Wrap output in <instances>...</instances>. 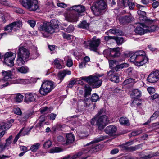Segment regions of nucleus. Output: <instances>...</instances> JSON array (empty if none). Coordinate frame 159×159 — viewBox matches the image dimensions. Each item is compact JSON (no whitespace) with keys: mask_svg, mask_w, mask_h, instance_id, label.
I'll use <instances>...</instances> for the list:
<instances>
[{"mask_svg":"<svg viewBox=\"0 0 159 159\" xmlns=\"http://www.w3.org/2000/svg\"><path fill=\"white\" fill-rule=\"evenodd\" d=\"M102 75L96 74L91 75L88 77H82L81 79L85 81L93 88H97L100 87L102 84V81L99 79V77H102Z\"/></svg>","mask_w":159,"mask_h":159,"instance_id":"1","label":"nucleus"},{"mask_svg":"<svg viewBox=\"0 0 159 159\" xmlns=\"http://www.w3.org/2000/svg\"><path fill=\"white\" fill-rule=\"evenodd\" d=\"M106 6V4L104 1H97L93 2L91 7V10L94 15L99 16L101 14L102 11L104 10Z\"/></svg>","mask_w":159,"mask_h":159,"instance_id":"2","label":"nucleus"},{"mask_svg":"<svg viewBox=\"0 0 159 159\" xmlns=\"http://www.w3.org/2000/svg\"><path fill=\"white\" fill-rule=\"evenodd\" d=\"M22 6L30 11H35L39 8L37 0H19Z\"/></svg>","mask_w":159,"mask_h":159,"instance_id":"3","label":"nucleus"},{"mask_svg":"<svg viewBox=\"0 0 159 159\" xmlns=\"http://www.w3.org/2000/svg\"><path fill=\"white\" fill-rule=\"evenodd\" d=\"M101 43L100 39L97 38L95 36H94L92 39L84 42V46L86 48H90L91 50L96 52L98 47L99 46Z\"/></svg>","mask_w":159,"mask_h":159,"instance_id":"4","label":"nucleus"},{"mask_svg":"<svg viewBox=\"0 0 159 159\" xmlns=\"http://www.w3.org/2000/svg\"><path fill=\"white\" fill-rule=\"evenodd\" d=\"M53 89V83L51 81H46L42 83L39 91L41 94L45 95L50 92Z\"/></svg>","mask_w":159,"mask_h":159,"instance_id":"5","label":"nucleus"},{"mask_svg":"<svg viewBox=\"0 0 159 159\" xmlns=\"http://www.w3.org/2000/svg\"><path fill=\"white\" fill-rule=\"evenodd\" d=\"M16 55L11 52L6 53L4 55V62L5 64L10 66L14 65V61Z\"/></svg>","mask_w":159,"mask_h":159,"instance_id":"6","label":"nucleus"},{"mask_svg":"<svg viewBox=\"0 0 159 159\" xmlns=\"http://www.w3.org/2000/svg\"><path fill=\"white\" fill-rule=\"evenodd\" d=\"M108 121L109 120L107 116L106 115H103L100 116L97 119L96 124L98 126L99 129L102 130L106 125Z\"/></svg>","mask_w":159,"mask_h":159,"instance_id":"7","label":"nucleus"},{"mask_svg":"<svg viewBox=\"0 0 159 159\" xmlns=\"http://www.w3.org/2000/svg\"><path fill=\"white\" fill-rule=\"evenodd\" d=\"M40 31H44L48 33L52 34L55 32L54 28L52 26L49 22H44L38 27Z\"/></svg>","mask_w":159,"mask_h":159,"instance_id":"8","label":"nucleus"},{"mask_svg":"<svg viewBox=\"0 0 159 159\" xmlns=\"http://www.w3.org/2000/svg\"><path fill=\"white\" fill-rule=\"evenodd\" d=\"M64 16L67 21L74 23L77 22L78 20V17L79 15L78 14L70 12H65L64 14Z\"/></svg>","mask_w":159,"mask_h":159,"instance_id":"9","label":"nucleus"},{"mask_svg":"<svg viewBox=\"0 0 159 159\" xmlns=\"http://www.w3.org/2000/svg\"><path fill=\"white\" fill-rule=\"evenodd\" d=\"M17 54L18 57H20L26 59H28L30 55L28 50L22 46L18 47Z\"/></svg>","mask_w":159,"mask_h":159,"instance_id":"10","label":"nucleus"},{"mask_svg":"<svg viewBox=\"0 0 159 159\" xmlns=\"http://www.w3.org/2000/svg\"><path fill=\"white\" fill-rule=\"evenodd\" d=\"M103 138H98L94 140L93 141L88 144V145H89L92 144V145L90 146L91 149L90 151H91L92 152H97L100 150L101 148L100 145H98L95 143L99 142L103 140Z\"/></svg>","mask_w":159,"mask_h":159,"instance_id":"11","label":"nucleus"},{"mask_svg":"<svg viewBox=\"0 0 159 159\" xmlns=\"http://www.w3.org/2000/svg\"><path fill=\"white\" fill-rule=\"evenodd\" d=\"M159 80V71H155L151 72L148 75V81L151 83H155Z\"/></svg>","mask_w":159,"mask_h":159,"instance_id":"12","label":"nucleus"},{"mask_svg":"<svg viewBox=\"0 0 159 159\" xmlns=\"http://www.w3.org/2000/svg\"><path fill=\"white\" fill-rule=\"evenodd\" d=\"M137 56V62L139 61H141L140 63L142 64H144L146 63L148 61V58L146 56L145 53L143 50H139L135 52Z\"/></svg>","mask_w":159,"mask_h":159,"instance_id":"13","label":"nucleus"},{"mask_svg":"<svg viewBox=\"0 0 159 159\" xmlns=\"http://www.w3.org/2000/svg\"><path fill=\"white\" fill-rule=\"evenodd\" d=\"M153 20L149 19H147L145 21V23L147 24H150L151 25H149L148 26L146 25V28L147 30V32H153L158 29V27L155 25H152L153 22Z\"/></svg>","mask_w":159,"mask_h":159,"instance_id":"14","label":"nucleus"},{"mask_svg":"<svg viewBox=\"0 0 159 159\" xmlns=\"http://www.w3.org/2000/svg\"><path fill=\"white\" fill-rule=\"evenodd\" d=\"M3 80L5 81L9 82L14 77L13 76V72L10 70L5 71L3 70L2 72Z\"/></svg>","mask_w":159,"mask_h":159,"instance_id":"15","label":"nucleus"},{"mask_svg":"<svg viewBox=\"0 0 159 159\" xmlns=\"http://www.w3.org/2000/svg\"><path fill=\"white\" fill-rule=\"evenodd\" d=\"M14 120L11 119L7 121L0 122V131L4 129H8L12 126Z\"/></svg>","mask_w":159,"mask_h":159,"instance_id":"16","label":"nucleus"},{"mask_svg":"<svg viewBox=\"0 0 159 159\" xmlns=\"http://www.w3.org/2000/svg\"><path fill=\"white\" fill-rule=\"evenodd\" d=\"M37 95L34 93H27L25 94V100L26 102H33L36 100Z\"/></svg>","mask_w":159,"mask_h":159,"instance_id":"17","label":"nucleus"},{"mask_svg":"<svg viewBox=\"0 0 159 159\" xmlns=\"http://www.w3.org/2000/svg\"><path fill=\"white\" fill-rule=\"evenodd\" d=\"M24 80L21 79H14L13 78L11 81L7 82L5 84L2 85L1 86L2 88L6 87L11 84H23L25 82Z\"/></svg>","mask_w":159,"mask_h":159,"instance_id":"18","label":"nucleus"},{"mask_svg":"<svg viewBox=\"0 0 159 159\" xmlns=\"http://www.w3.org/2000/svg\"><path fill=\"white\" fill-rule=\"evenodd\" d=\"M145 26L146 25L143 24H140L139 26H138L135 29V32L140 35H143L147 33Z\"/></svg>","mask_w":159,"mask_h":159,"instance_id":"19","label":"nucleus"},{"mask_svg":"<svg viewBox=\"0 0 159 159\" xmlns=\"http://www.w3.org/2000/svg\"><path fill=\"white\" fill-rule=\"evenodd\" d=\"M107 75L110 80L117 83L119 82V78L118 75L112 71H110L107 73Z\"/></svg>","mask_w":159,"mask_h":159,"instance_id":"20","label":"nucleus"},{"mask_svg":"<svg viewBox=\"0 0 159 159\" xmlns=\"http://www.w3.org/2000/svg\"><path fill=\"white\" fill-rule=\"evenodd\" d=\"M128 56H130V61L134 63L135 65L138 66H141L143 65V64L140 63L141 62L140 61H139V62H137V56L136 54L135 53H131V54L129 53L126 56L127 57H128Z\"/></svg>","mask_w":159,"mask_h":159,"instance_id":"21","label":"nucleus"},{"mask_svg":"<svg viewBox=\"0 0 159 159\" xmlns=\"http://www.w3.org/2000/svg\"><path fill=\"white\" fill-rule=\"evenodd\" d=\"M116 128L115 126L111 125L107 127L105 129V131L109 135L114 136L116 134Z\"/></svg>","mask_w":159,"mask_h":159,"instance_id":"22","label":"nucleus"},{"mask_svg":"<svg viewBox=\"0 0 159 159\" xmlns=\"http://www.w3.org/2000/svg\"><path fill=\"white\" fill-rule=\"evenodd\" d=\"M46 116L44 115H42L40 116L38 123L36 125V128L40 129L45 125L48 124V122H45Z\"/></svg>","mask_w":159,"mask_h":159,"instance_id":"23","label":"nucleus"},{"mask_svg":"<svg viewBox=\"0 0 159 159\" xmlns=\"http://www.w3.org/2000/svg\"><path fill=\"white\" fill-rule=\"evenodd\" d=\"M132 19V16L131 15H130L124 17H120L119 19V20L120 23L124 24L130 22Z\"/></svg>","mask_w":159,"mask_h":159,"instance_id":"24","label":"nucleus"},{"mask_svg":"<svg viewBox=\"0 0 159 159\" xmlns=\"http://www.w3.org/2000/svg\"><path fill=\"white\" fill-rule=\"evenodd\" d=\"M71 74L70 71L66 70H63L62 71L59 72L58 74V79L60 80V83L63 80L64 77L66 75H70Z\"/></svg>","mask_w":159,"mask_h":159,"instance_id":"25","label":"nucleus"},{"mask_svg":"<svg viewBox=\"0 0 159 159\" xmlns=\"http://www.w3.org/2000/svg\"><path fill=\"white\" fill-rule=\"evenodd\" d=\"M53 64L57 69H61L64 67L63 60H59L58 59H55L54 61Z\"/></svg>","mask_w":159,"mask_h":159,"instance_id":"26","label":"nucleus"},{"mask_svg":"<svg viewBox=\"0 0 159 159\" xmlns=\"http://www.w3.org/2000/svg\"><path fill=\"white\" fill-rule=\"evenodd\" d=\"M71 8L72 10L80 13L84 12L85 10L84 7L80 5H75L72 7Z\"/></svg>","mask_w":159,"mask_h":159,"instance_id":"27","label":"nucleus"},{"mask_svg":"<svg viewBox=\"0 0 159 159\" xmlns=\"http://www.w3.org/2000/svg\"><path fill=\"white\" fill-rule=\"evenodd\" d=\"M120 50V48L119 47L114 48L111 49L110 57H116L119 56L120 53L119 52Z\"/></svg>","mask_w":159,"mask_h":159,"instance_id":"28","label":"nucleus"},{"mask_svg":"<svg viewBox=\"0 0 159 159\" xmlns=\"http://www.w3.org/2000/svg\"><path fill=\"white\" fill-rule=\"evenodd\" d=\"M66 141L65 143L66 144H69L73 142L75 140V137L72 134H67L66 135Z\"/></svg>","mask_w":159,"mask_h":159,"instance_id":"29","label":"nucleus"},{"mask_svg":"<svg viewBox=\"0 0 159 159\" xmlns=\"http://www.w3.org/2000/svg\"><path fill=\"white\" fill-rule=\"evenodd\" d=\"M108 33L111 34L118 35H121L123 34L122 32L120 30L115 28L110 29L108 31Z\"/></svg>","mask_w":159,"mask_h":159,"instance_id":"30","label":"nucleus"},{"mask_svg":"<svg viewBox=\"0 0 159 159\" xmlns=\"http://www.w3.org/2000/svg\"><path fill=\"white\" fill-rule=\"evenodd\" d=\"M27 60L26 59H24V58L20 57H18L16 62L15 65L16 66H21L22 65L25 64V61H26Z\"/></svg>","mask_w":159,"mask_h":159,"instance_id":"31","label":"nucleus"},{"mask_svg":"<svg viewBox=\"0 0 159 159\" xmlns=\"http://www.w3.org/2000/svg\"><path fill=\"white\" fill-rule=\"evenodd\" d=\"M128 2L129 0H118L117 3L120 7H125L128 5Z\"/></svg>","mask_w":159,"mask_h":159,"instance_id":"32","label":"nucleus"},{"mask_svg":"<svg viewBox=\"0 0 159 159\" xmlns=\"http://www.w3.org/2000/svg\"><path fill=\"white\" fill-rule=\"evenodd\" d=\"M23 97H24L23 95L20 94L18 93L15 96L14 99L17 103H19L22 101Z\"/></svg>","mask_w":159,"mask_h":159,"instance_id":"33","label":"nucleus"},{"mask_svg":"<svg viewBox=\"0 0 159 159\" xmlns=\"http://www.w3.org/2000/svg\"><path fill=\"white\" fill-rule=\"evenodd\" d=\"M64 60L66 61V66L68 67L72 66L73 64V61L70 57L69 56L65 57Z\"/></svg>","mask_w":159,"mask_h":159,"instance_id":"34","label":"nucleus"},{"mask_svg":"<svg viewBox=\"0 0 159 159\" xmlns=\"http://www.w3.org/2000/svg\"><path fill=\"white\" fill-rule=\"evenodd\" d=\"M120 122L121 125H129V124L128 119L126 117H121L119 120Z\"/></svg>","mask_w":159,"mask_h":159,"instance_id":"35","label":"nucleus"},{"mask_svg":"<svg viewBox=\"0 0 159 159\" xmlns=\"http://www.w3.org/2000/svg\"><path fill=\"white\" fill-rule=\"evenodd\" d=\"M18 71L22 73L25 74L28 71V68L26 66H22L20 67L17 68Z\"/></svg>","mask_w":159,"mask_h":159,"instance_id":"36","label":"nucleus"},{"mask_svg":"<svg viewBox=\"0 0 159 159\" xmlns=\"http://www.w3.org/2000/svg\"><path fill=\"white\" fill-rule=\"evenodd\" d=\"M50 23H51V25L54 29L57 28L60 25V23L55 19L52 20Z\"/></svg>","mask_w":159,"mask_h":159,"instance_id":"37","label":"nucleus"},{"mask_svg":"<svg viewBox=\"0 0 159 159\" xmlns=\"http://www.w3.org/2000/svg\"><path fill=\"white\" fill-rule=\"evenodd\" d=\"M78 27L80 28L87 29L89 27V24L86 21H83L78 25Z\"/></svg>","mask_w":159,"mask_h":159,"instance_id":"38","label":"nucleus"},{"mask_svg":"<svg viewBox=\"0 0 159 159\" xmlns=\"http://www.w3.org/2000/svg\"><path fill=\"white\" fill-rule=\"evenodd\" d=\"M14 29L20 28L22 25V23L20 21H17L12 23Z\"/></svg>","mask_w":159,"mask_h":159,"instance_id":"39","label":"nucleus"},{"mask_svg":"<svg viewBox=\"0 0 159 159\" xmlns=\"http://www.w3.org/2000/svg\"><path fill=\"white\" fill-rule=\"evenodd\" d=\"M62 151V150L60 148L56 147L51 149L48 151V152L51 153H57Z\"/></svg>","mask_w":159,"mask_h":159,"instance_id":"40","label":"nucleus"},{"mask_svg":"<svg viewBox=\"0 0 159 159\" xmlns=\"http://www.w3.org/2000/svg\"><path fill=\"white\" fill-rule=\"evenodd\" d=\"M159 155V153L157 152L155 153H153L143 157H142L140 159H151L152 157L155 156H158Z\"/></svg>","mask_w":159,"mask_h":159,"instance_id":"41","label":"nucleus"},{"mask_svg":"<svg viewBox=\"0 0 159 159\" xmlns=\"http://www.w3.org/2000/svg\"><path fill=\"white\" fill-rule=\"evenodd\" d=\"M40 146V144L39 143L34 144L30 147V150L33 152H35L38 149Z\"/></svg>","mask_w":159,"mask_h":159,"instance_id":"42","label":"nucleus"},{"mask_svg":"<svg viewBox=\"0 0 159 159\" xmlns=\"http://www.w3.org/2000/svg\"><path fill=\"white\" fill-rule=\"evenodd\" d=\"M139 148V145H137L134 146H131L128 147V148L125 146L123 147V148H124V149L132 151L136 150L137 149H138Z\"/></svg>","mask_w":159,"mask_h":159,"instance_id":"43","label":"nucleus"},{"mask_svg":"<svg viewBox=\"0 0 159 159\" xmlns=\"http://www.w3.org/2000/svg\"><path fill=\"white\" fill-rule=\"evenodd\" d=\"M132 93L135 97H139L141 95V93L138 89H134L132 91Z\"/></svg>","mask_w":159,"mask_h":159,"instance_id":"44","label":"nucleus"},{"mask_svg":"<svg viewBox=\"0 0 159 159\" xmlns=\"http://www.w3.org/2000/svg\"><path fill=\"white\" fill-rule=\"evenodd\" d=\"M22 130H23L22 131L20 132V136H25V135H28L29 134V131L28 129L23 128L20 131H21Z\"/></svg>","mask_w":159,"mask_h":159,"instance_id":"45","label":"nucleus"},{"mask_svg":"<svg viewBox=\"0 0 159 159\" xmlns=\"http://www.w3.org/2000/svg\"><path fill=\"white\" fill-rule=\"evenodd\" d=\"M134 82V80L133 79L131 78H129L125 80L124 81L123 84L124 85H126L129 84H133Z\"/></svg>","mask_w":159,"mask_h":159,"instance_id":"46","label":"nucleus"},{"mask_svg":"<svg viewBox=\"0 0 159 159\" xmlns=\"http://www.w3.org/2000/svg\"><path fill=\"white\" fill-rule=\"evenodd\" d=\"M13 29H14V28L11 23L5 27L4 30L5 31L10 32L12 31Z\"/></svg>","mask_w":159,"mask_h":159,"instance_id":"47","label":"nucleus"},{"mask_svg":"<svg viewBox=\"0 0 159 159\" xmlns=\"http://www.w3.org/2000/svg\"><path fill=\"white\" fill-rule=\"evenodd\" d=\"M85 87H86L85 90V95L86 96L89 95L91 94V92L92 91V89L89 86H88V87H87L85 85Z\"/></svg>","mask_w":159,"mask_h":159,"instance_id":"48","label":"nucleus"},{"mask_svg":"<svg viewBox=\"0 0 159 159\" xmlns=\"http://www.w3.org/2000/svg\"><path fill=\"white\" fill-rule=\"evenodd\" d=\"M91 99L93 102H95L99 99V97L96 94L94 93L92 95Z\"/></svg>","mask_w":159,"mask_h":159,"instance_id":"49","label":"nucleus"},{"mask_svg":"<svg viewBox=\"0 0 159 159\" xmlns=\"http://www.w3.org/2000/svg\"><path fill=\"white\" fill-rule=\"evenodd\" d=\"M159 115V112L156 111L150 118V120H153L156 119Z\"/></svg>","mask_w":159,"mask_h":159,"instance_id":"50","label":"nucleus"},{"mask_svg":"<svg viewBox=\"0 0 159 159\" xmlns=\"http://www.w3.org/2000/svg\"><path fill=\"white\" fill-rule=\"evenodd\" d=\"M52 145L51 141L48 140L46 141L43 145V146L45 148H50Z\"/></svg>","mask_w":159,"mask_h":159,"instance_id":"51","label":"nucleus"},{"mask_svg":"<svg viewBox=\"0 0 159 159\" xmlns=\"http://www.w3.org/2000/svg\"><path fill=\"white\" fill-rule=\"evenodd\" d=\"M143 131L142 130H138L134 131L131 133L132 136H135L137 135L142 133Z\"/></svg>","mask_w":159,"mask_h":159,"instance_id":"52","label":"nucleus"},{"mask_svg":"<svg viewBox=\"0 0 159 159\" xmlns=\"http://www.w3.org/2000/svg\"><path fill=\"white\" fill-rule=\"evenodd\" d=\"M62 35L64 38L67 40H70L73 38L72 35L68 34L63 33Z\"/></svg>","mask_w":159,"mask_h":159,"instance_id":"53","label":"nucleus"},{"mask_svg":"<svg viewBox=\"0 0 159 159\" xmlns=\"http://www.w3.org/2000/svg\"><path fill=\"white\" fill-rule=\"evenodd\" d=\"M14 113L18 115H21L22 112L20 109L18 107L15 108L14 110Z\"/></svg>","mask_w":159,"mask_h":159,"instance_id":"54","label":"nucleus"},{"mask_svg":"<svg viewBox=\"0 0 159 159\" xmlns=\"http://www.w3.org/2000/svg\"><path fill=\"white\" fill-rule=\"evenodd\" d=\"M111 50V48H108L107 49L103 51V53L104 55H107L108 56H110Z\"/></svg>","mask_w":159,"mask_h":159,"instance_id":"55","label":"nucleus"},{"mask_svg":"<svg viewBox=\"0 0 159 159\" xmlns=\"http://www.w3.org/2000/svg\"><path fill=\"white\" fill-rule=\"evenodd\" d=\"M116 41L118 44H121L123 43V38L122 37H118L116 39Z\"/></svg>","mask_w":159,"mask_h":159,"instance_id":"56","label":"nucleus"},{"mask_svg":"<svg viewBox=\"0 0 159 159\" xmlns=\"http://www.w3.org/2000/svg\"><path fill=\"white\" fill-rule=\"evenodd\" d=\"M74 30V27L73 25H69L66 29V31L68 33H70Z\"/></svg>","mask_w":159,"mask_h":159,"instance_id":"57","label":"nucleus"},{"mask_svg":"<svg viewBox=\"0 0 159 159\" xmlns=\"http://www.w3.org/2000/svg\"><path fill=\"white\" fill-rule=\"evenodd\" d=\"M147 90L150 94H152L155 92V89L152 87H149L147 88Z\"/></svg>","mask_w":159,"mask_h":159,"instance_id":"58","label":"nucleus"},{"mask_svg":"<svg viewBox=\"0 0 159 159\" xmlns=\"http://www.w3.org/2000/svg\"><path fill=\"white\" fill-rule=\"evenodd\" d=\"M76 82L75 80H72L69 82V84L67 85V87L69 88H71L74 85Z\"/></svg>","mask_w":159,"mask_h":159,"instance_id":"59","label":"nucleus"},{"mask_svg":"<svg viewBox=\"0 0 159 159\" xmlns=\"http://www.w3.org/2000/svg\"><path fill=\"white\" fill-rule=\"evenodd\" d=\"M15 11L17 13L20 14H23L24 13L23 10L19 8H16L15 10Z\"/></svg>","mask_w":159,"mask_h":159,"instance_id":"60","label":"nucleus"},{"mask_svg":"<svg viewBox=\"0 0 159 159\" xmlns=\"http://www.w3.org/2000/svg\"><path fill=\"white\" fill-rule=\"evenodd\" d=\"M57 139L58 141L61 142L63 143L64 144H65V140L64 139V138L61 136H59L57 138Z\"/></svg>","mask_w":159,"mask_h":159,"instance_id":"61","label":"nucleus"},{"mask_svg":"<svg viewBox=\"0 0 159 159\" xmlns=\"http://www.w3.org/2000/svg\"><path fill=\"white\" fill-rule=\"evenodd\" d=\"M27 22L32 27H34L35 26V22L34 20H28Z\"/></svg>","mask_w":159,"mask_h":159,"instance_id":"62","label":"nucleus"},{"mask_svg":"<svg viewBox=\"0 0 159 159\" xmlns=\"http://www.w3.org/2000/svg\"><path fill=\"white\" fill-rule=\"evenodd\" d=\"M56 116V114L54 113H51L49 115V117L50 120H54Z\"/></svg>","mask_w":159,"mask_h":159,"instance_id":"63","label":"nucleus"},{"mask_svg":"<svg viewBox=\"0 0 159 159\" xmlns=\"http://www.w3.org/2000/svg\"><path fill=\"white\" fill-rule=\"evenodd\" d=\"M57 5L60 7L65 8L67 7L66 4L64 3L60 2L57 3Z\"/></svg>","mask_w":159,"mask_h":159,"instance_id":"64","label":"nucleus"}]
</instances>
